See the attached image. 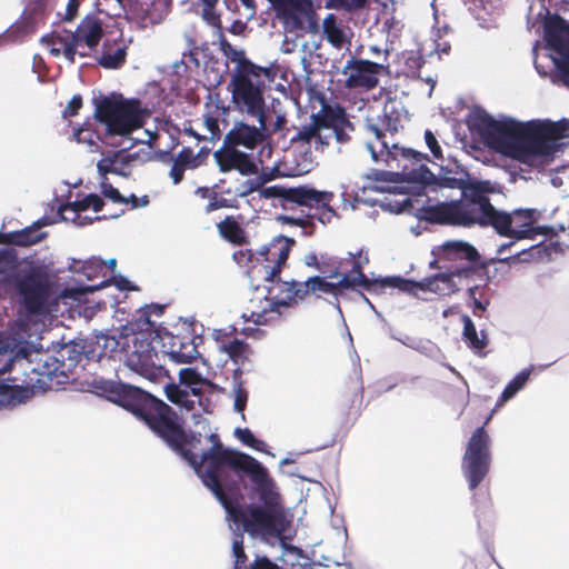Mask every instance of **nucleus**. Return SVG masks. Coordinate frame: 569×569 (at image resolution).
<instances>
[{
	"label": "nucleus",
	"mask_w": 569,
	"mask_h": 569,
	"mask_svg": "<svg viewBox=\"0 0 569 569\" xmlns=\"http://www.w3.org/2000/svg\"><path fill=\"white\" fill-rule=\"evenodd\" d=\"M200 345L187 343V341L180 342V363L192 362L201 355L198 351Z\"/></svg>",
	"instance_id": "nucleus-51"
},
{
	"label": "nucleus",
	"mask_w": 569,
	"mask_h": 569,
	"mask_svg": "<svg viewBox=\"0 0 569 569\" xmlns=\"http://www.w3.org/2000/svg\"><path fill=\"white\" fill-rule=\"evenodd\" d=\"M164 309H166V306H163V305L152 303L150 306H146L141 310L139 320L140 321L142 320L144 322V325H147L148 327H153V323L150 320L151 315L161 316L163 313Z\"/></svg>",
	"instance_id": "nucleus-52"
},
{
	"label": "nucleus",
	"mask_w": 569,
	"mask_h": 569,
	"mask_svg": "<svg viewBox=\"0 0 569 569\" xmlns=\"http://www.w3.org/2000/svg\"><path fill=\"white\" fill-rule=\"evenodd\" d=\"M50 0H31L26 7L24 14L31 24L43 23L49 10Z\"/></svg>",
	"instance_id": "nucleus-38"
},
{
	"label": "nucleus",
	"mask_w": 569,
	"mask_h": 569,
	"mask_svg": "<svg viewBox=\"0 0 569 569\" xmlns=\"http://www.w3.org/2000/svg\"><path fill=\"white\" fill-rule=\"evenodd\" d=\"M87 291H89L87 288H64L60 292L59 298H61V299L70 298V299L77 300V299H79V297H81Z\"/></svg>",
	"instance_id": "nucleus-63"
},
{
	"label": "nucleus",
	"mask_w": 569,
	"mask_h": 569,
	"mask_svg": "<svg viewBox=\"0 0 569 569\" xmlns=\"http://www.w3.org/2000/svg\"><path fill=\"white\" fill-rule=\"evenodd\" d=\"M180 427V456L224 508L228 519L252 537L280 538L287 530L284 508L269 471L256 458L216 442L198 456L186 449Z\"/></svg>",
	"instance_id": "nucleus-1"
},
{
	"label": "nucleus",
	"mask_w": 569,
	"mask_h": 569,
	"mask_svg": "<svg viewBox=\"0 0 569 569\" xmlns=\"http://www.w3.org/2000/svg\"><path fill=\"white\" fill-rule=\"evenodd\" d=\"M229 203H228V200L226 198H222V197H217L214 194V197L212 199H210V201L207 203L206 206V212L209 213V212H212L214 210H218V209H221V208H229Z\"/></svg>",
	"instance_id": "nucleus-62"
},
{
	"label": "nucleus",
	"mask_w": 569,
	"mask_h": 569,
	"mask_svg": "<svg viewBox=\"0 0 569 569\" xmlns=\"http://www.w3.org/2000/svg\"><path fill=\"white\" fill-rule=\"evenodd\" d=\"M271 68L256 63H242L233 68L229 88L232 102L252 117L263 118L266 79L271 80Z\"/></svg>",
	"instance_id": "nucleus-8"
},
{
	"label": "nucleus",
	"mask_w": 569,
	"mask_h": 569,
	"mask_svg": "<svg viewBox=\"0 0 569 569\" xmlns=\"http://www.w3.org/2000/svg\"><path fill=\"white\" fill-rule=\"evenodd\" d=\"M463 322V339L468 343V346L472 349L481 350L486 348L488 343L487 335L481 331V337L478 336L476 326L469 316H462Z\"/></svg>",
	"instance_id": "nucleus-36"
},
{
	"label": "nucleus",
	"mask_w": 569,
	"mask_h": 569,
	"mask_svg": "<svg viewBox=\"0 0 569 569\" xmlns=\"http://www.w3.org/2000/svg\"><path fill=\"white\" fill-rule=\"evenodd\" d=\"M261 140V133L256 127L248 124H239L230 130L224 141L233 147L243 146L248 149H253Z\"/></svg>",
	"instance_id": "nucleus-27"
},
{
	"label": "nucleus",
	"mask_w": 569,
	"mask_h": 569,
	"mask_svg": "<svg viewBox=\"0 0 569 569\" xmlns=\"http://www.w3.org/2000/svg\"><path fill=\"white\" fill-rule=\"evenodd\" d=\"M153 345H157L158 360L168 357L174 363H178V350L174 349L176 336L169 332L166 328L160 327L156 330L154 336L151 337Z\"/></svg>",
	"instance_id": "nucleus-29"
},
{
	"label": "nucleus",
	"mask_w": 569,
	"mask_h": 569,
	"mask_svg": "<svg viewBox=\"0 0 569 569\" xmlns=\"http://www.w3.org/2000/svg\"><path fill=\"white\" fill-rule=\"evenodd\" d=\"M92 386L98 393L140 418L152 432L178 452V415L169 405L140 388L111 380L94 379Z\"/></svg>",
	"instance_id": "nucleus-3"
},
{
	"label": "nucleus",
	"mask_w": 569,
	"mask_h": 569,
	"mask_svg": "<svg viewBox=\"0 0 569 569\" xmlns=\"http://www.w3.org/2000/svg\"><path fill=\"white\" fill-rule=\"evenodd\" d=\"M222 352L228 355V357L234 363H244V361L249 360L252 355L251 347L244 342L243 340L233 338L232 341H227V343L222 345Z\"/></svg>",
	"instance_id": "nucleus-35"
},
{
	"label": "nucleus",
	"mask_w": 569,
	"mask_h": 569,
	"mask_svg": "<svg viewBox=\"0 0 569 569\" xmlns=\"http://www.w3.org/2000/svg\"><path fill=\"white\" fill-rule=\"evenodd\" d=\"M273 8L283 14L291 16L292 11L305 12L306 7L311 6L310 0H268Z\"/></svg>",
	"instance_id": "nucleus-43"
},
{
	"label": "nucleus",
	"mask_w": 569,
	"mask_h": 569,
	"mask_svg": "<svg viewBox=\"0 0 569 569\" xmlns=\"http://www.w3.org/2000/svg\"><path fill=\"white\" fill-rule=\"evenodd\" d=\"M425 140L435 159L442 160V149L431 130L425 131Z\"/></svg>",
	"instance_id": "nucleus-55"
},
{
	"label": "nucleus",
	"mask_w": 569,
	"mask_h": 569,
	"mask_svg": "<svg viewBox=\"0 0 569 569\" xmlns=\"http://www.w3.org/2000/svg\"><path fill=\"white\" fill-rule=\"evenodd\" d=\"M234 436L239 441H241L243 445L257 450L262 451L264 447V442L262 440H259L254 437V435L251 432L248 428H237L234 430Z\"/></svg>",
	"instance_id": "nucleus-48"
},
{
	"label": "nucleus",
	"mask_w": 569,
	"mask_h": 569,
	"mask_svg": "<svg viewBox=\"0 0 569 569\" xmlns=\"http://www.w3.org/2000/svg\"><path fill=\"white\" fill-rule=\"evenodd\" d=\"M247 401H248V391L242 386V381H239V382H237V386L234 388L233 407L237 412H240L242 415L243 420L246 419L243 411L246 409Z\"/></svg>",
	"instance_id": "nucleus-50"
},
{
	"label": "nucleus",
	"mask_w": 569,
	"mask_h": 569,
	"mask_svg": "<svg viewBox=\"0 0 569 569\" xmlns=\"http://www.w3.org/2000/svg\"><path fill=\"white\" fill-rule=\"evenodd\" d=\"M353 131L355 126L341 106L323 102L320 110L311 114L310 124L299 129L291 140L315 143L317 149H325L332 138L340 144L348 143Z\"/></svg>",
	"instance_id": "nucleus-7"
},
{
	"label": "nucleus",
	"mask_w": 569,
	"mask_h": 569,
	"mask_svg": "<svg viewBox=\"0 0 569 569\" xmlns=\"http://www.w3.org/2000/svg\"><path fill=\"white\" fill-rule=\"evenodd\" d=\"M224 53L232 62L236 63L234 68H239L243 62L253 63L250 59L246 57L244 51L238 50L229 43H227V49H224Z\"/></svg>",
	"instance_id": "nucleus-53"
},
{
	"label": "nucleus",
	"mask_w": 569,
	"mask_h": 569,
	"mask_svg": "<svg viewBox=\"0 0 569 569\" xmlns=\"http://www.w3.org/2000/svg\"><path fill=\"white\" fill-rule=\"evenodd\" d=\"M295 244V239L280 234L274 237L268 244L262 246L258 251L261 260L271 268H274L276 273L280 276Z\"/></svg>",
	"instance_id": "nucleus-21"
},
{
	"label": "nucleus",
	"mask_w": 569,
	"mask_h": 569,
	"mask_svg": "<svg viewBox=\"0 0 569 569\" xmlns=\"http://www.w3.org/2000/svg\"><path fill=\"white\" fill-rule=\"evenodd\" d=\"M476 129L491 150L529 166H542L553 160L569 137V122L513 119L497 120L485 113L476 120Z\"/></svg>",
	"instance_id": "nucleus-2"
},
{
	"label": "nucleus",
	"mask_w": 569,
	"mask_h": 569,
	"mask_svg": "<svg viewBox=\"0 0 569 569\" xmlns=\"http://www.w3.org/2000/svg\"><path fill=\"white\" fill-rule=\"evenodd\" d=\"M471 273L472 268L470 266H451L447 267L446 272L427 278L422 282L405 279L400 276L386 277L381 279V292L386 288H395L401 292L416 295L417 290L420 289L439 296H450L458 291L453 277H469Z\"/></svg>",
	"instance_id": "nucleus-14"
},
{
	"label": "nucleus",
	"mask_w": 569,
	"mask_h": 569,
	"mask_svg": "<svg viewBox=\"0 0 569 569\" xmlns=\"http://www.w3.org/2000/svg\"><path fill=\"white\" fill-rule=\"evenodd\" d=\"M478 290V287L469 288L468 296L472 300V307H473V315L477 317H481V313L486 310V306L482 301H480L476 297V291Z\"/></svg>",
	"instance_id": "nucleus-60"
},
{
	"label": "nucleus",
	"mask_w": 569,
	"mask_h": 569,
	"mask_svg": "<svg viewBox=\"0 0 569 569\" xmlns=\"http://www.w3.org/2000/svg\"><path fill=\"white\" fill-rule=\"evenodd\" d=\"M351 269L345 272L337 282H329L325 277L313 276L306 281L291 280L289 282H279L278 292L273 295L272 301L264 296V300L269 307L282 306L289 307L298 300H303L310 293L322 292L338 297L346 289L362 287L371 293L381 292V279L371 280L362 271L359 260L352 256Z\"/></svg>",
	"instance_id": "nucleus-4"
},
{
	"label": "nucleus",
	"mask_w": 569,
	"mask_h": 569,
	"mask_svg": "<svg viewBox=\"0 0 569 569\" xmlns=\"http://www.w3.org/2000/svg\"><path fill=\"white\" fill-rule=\"evenodd\" d=\"M157 348L151 340V333L143 330L131 337H120V339L107 337L104 342L106 350L111 353L124 352L127 366L151 381L160 377H168V370L153 362V358L158 359Z\"/></svg>",
	"instance_id": "nucleus-9"
},
{
	"label": "nucleus",
	"mask_w": 569,
	"mask_h": 569,
	"mask_svg": "<svg viewBox=\"0 0 569 569\" xmlns=\"http://www.w3.org/2000/svg\"><path fill=\"white\" fill-rule=\"evenodd\" d=\"M471 182L467 181L462 178H456V177H440L430 184V186H437L439 188H448V189H459L461 190V196L465 193V191L469 188Z\"/></svg>",
	"instance_id": "nucleus-45"
},
{
	"label": "nucleus",
	"mask_w": 569,
	"mask_h": 569,
	"mask_svg": "<svg viewBox=\"0 0 569 569\" xmlns=\"http://www.w3.org/2000/svg\"><path fill=\"white\" fill-rule=\"evenodd\" d=\"M197 167V158H192V150L190 148H182L180 150V180L182 179V167Z\"/></svg>",
	"instance_id": "nucleus-58"
},
{
	"label": "nucleus",
	"mask_w": 569,
	"mask_h": 569,
	"mask_svg": "<svg viewBox=\"0 0 569 569\" xmlns=\"http://www.w3.org/2000/svg\"><path fill=\"white\" fill-rule=\"evenodd\" d=\"M270 312H273V309H272V308H270V310H268L267 308H263V309H262V310H260V311H257V310H253V309H252V310H250V315H249L248 317L244 315V317H246V319H247L248 321H252V322H254L256 325H264V323H267V322L269 321V319H270V318H269V313H270Z\"/></svg>",
	"instance_id": "nucleus-57"
},
{
	"label": "nucleus",
	"mask_w": 569,
	"mask_h": 569,
	"mask_svg": "<svg viewBox=\"0 0 569 569\" xmlns=\"http://www.w3.org/2000/svg\"><path fill=\"white\" fill-rule=\"evenodd\" d=\"M479 259L478 250L465 241H447L441 247V261L458 262L457 266H470L472 273Z\"/></svg>",
	"instance_id": "nucleus-23"
},
{
	"label": "nucleus",
	"mask_w": 569,
	"mask_h": 569,
	"mask_svg": "<svg viewBox=\"0 0 569 569\" xmlns=\"http://www.w3.org/2000/svg\"><path fill=\"white\" fill-rule=\"evenodd\" d=\"M41 42L49 49L53 57H59L63 53L70 63L74 62L76 54L80 57H87L89 54L88 52L77 49L72 32L66 31L64 36L53 32L42 37Z\"/></svg>",
	"instance_id": "nucleus-26"
},
{
	"label": "nucleus",
	"mask_w": 569,
	"mask_h": 569,
	"mask_svg": "<svg viewBox=\"0 0 569 569\" xmlns=\"http://www.w3.org/2000/svg\"><path fill=\"white\" fill-rule=\"evenodd\" d=\"M537 211L533 209H517L505 212L497 209L493 229L501 237L512 239H533L536 234H558L565 232L563 224L535 227Z\"/></svg>",
	"instance_id": "nucleus-13"
},
{
	"label": "nucleus",
	"mask_w": 569,
	"mask_h": 569,
	"mask_svg": "<svg viewBox=\"0 0 569 569\" xmlns=\"http://www.w3.org/2000/svg\"><path fill=\"white\" fill-rule=\"evenodd\" d=\"M39 228L40 224L34 223L33 226L24 228L22 230L12 231L7 233L6 236H0V238H3L2 240L8 241L10 244L19 247L32 246L43 240L47 236V233L40 232Z\"/></svg>",
	"instance_id": "nucleus-30"
},
{
	"label": "nucleus",
	"mask_w": 569,
	"mask_h": 569,
	"mask_svg": "<svg viewBox=\"0 0 569 569\" xmlns=\"http://www.w3.org/2000/svg\"><path fill=\"white\" fill-rule=\"evenodd\" d=\"M209 381L196 369L184 368L180 370V408L192 410L198 403L203 407V392Z\"/></svg>",
	"instance_id": "nucleus-19"
},
{
	"label": "nucleus",
	"mask_w": 569,
	"mask_h": 569,
	"mask_svg": "<svg viewBox=\"0 0 569 569\" xmlns=\"http://www.w3.org/2000/svg\"><path fill=\"white\" fill-rule=\"evenodd\" d=\"M543 38L547 48L556 53L558 69L566 73L569 70V31L568 21L561 16L549 14L543 22Z\"/></svg>",
	"instance_id": "nucleus-18"
},
{
	"label": "nucleus",
	"mask_w": 569,
	"mask_h": 569,
	"mask_svg": "<svg viewBox=\"0 0 569 569\" xmlns=\"http://www.w3.org/2000/svg\"><path fill=\"white\" fill-rule=\"evenodd\" d=\"M530 376L529 370L519 372L502 390L500 398L497 401V406L503 405L506 401L511 399L527 382Z\"/></svg>",
	"instance_id": "nucleus-41"
},
{
	"label": "nucleus",
	"mask_w": 569,
	"mask_h": 569,
	"mask_svg": "<svg viewBox=\"0 0 569 569\" xmlns=\"http://www.w3.org/2000/svg\"><path fill=\"white\" fill-rule=\"evenodd\" d=\"M460 206V216L462 227H491L493 228L497 209L486 194L481 183H470L469 188L465 191L458 200Z\"/></svg>",
	"instance_id": "nucleus-15"
},
{
	"label": "nucleus",
	"mask_w": 569,
	"mask_h": 569,
	"mask_svg": "<svg viewBox=\"0 0 569 569\" xmlns=\"http://www.w3.org/2000/svg\"><path fill=\"white\" fill-rule=\"evenodd\" d=\"M81 0H69L63 20L72 21L77 14Z\"/></svg>",
	"instance_id": "nucleus-64"
},
{
	"label": "nucleus",
	"mask_w": 569,
	"mask_h": 569,
	"mask_svg": "<svg viewBox=\"0 0 569 569\" xmlns=\"http://www.w3.org/2000/svg\"><path fill=\"white\" fill-rule=\"evenodd\" d=\"M322 29L327 41L332 47L341 49L348 42L347 37L333 13H329L323 19Z\"/></svg>",
	"instance_id": "nucleus-32"
},
{
	"label": "nucleus",
	"mask_w": 569,
	"mask_h": 569,
	"mask_svg": "<svg viewBox=\"0 0 569 569\" xmlns=\"http://www.w3.org/2000/svg\"><path fill=\"white\" fill-rule=\"evenodd\" d=\"M249 569H281L280 566L272 562L267 557H258L249 567Z\"/></svg>",
	"instance_id": "nucleus-61"
},
{
	"label": "nucleus",
	"mask_w": 569,
	"mask_h": 569,
	"mask_svg": "<svg viewBox=\"0 0 569 569\" xmlns=\"http://www.w3.org/2000/svg\"><path fill=\"white\" fill-rule=\"evenodd\" d=\"M403 69L402 73L409 78H418L420 69L425 64L422 54L418 51H407L402 53Z\"/></svg>",
	"instance_id": "nucleus-39"
},
{
	"label": "nucleus",
	"mask_w": 569,
	"mask_h": 569,
	"mask_svg": "<svg viewBox=\"0 0 569 569\" xmlns=\"http://www.w3.org/2000/svg\"><path fill=\"white\" fill-rule=\"evenodd\" d=\"M202 325L180 317V342L187 341L191 345H202Z\"/></svg>",
	"instance_id": "nucleus-37"
},
{
	"label": "nucleus",
	"mask_w": 569,
	"mask_h": 569,
	"mask_svg": "<svg viewBox=\"0 0 569 569\" xmlns=\"http://www.w3.org/2000/svg\"><path fill=\"white\" fill-rule=\"evenodd\" d=\"M490 418L489 416L485 423L472 432L466 446L461 468L470 490H475L490 471L491 438L485 428Z\"/></svg>",
	"instance_id": "nucleus-12"
},
{
	"label": "nucleus",
	"mask_w": 569,
	"mask_h": 569,
	"mask_svg": "<svg viewBox=\"0 0 569 569\" xmlns=\"http://www.w3.org/2000/svg\"><path fill=\"white\" fill-rule=\"evenodd\" d=\"M342 264L343 260L338 259L336 257L328 256L326 253H321L320 267L319 271L325 278L333 279L338 277H342Z\"/></svg>",
	"instance_id": "nucleus-40"
},
{
	"label": "nucleus",
	"mask_w": 569,
	"mask_h": 569,
	"mask_svg": "<svg viewBox=\"0 0 569 569\" xmlns=\"http://www.w3.org/2000/svg\"><path fill=\"white\" fill-rule=\"evenodd\" d=\"M148 112L139 99L121 94L103 97L96 103L94 118L106 126L109 136H128L141 128Z\"/></svg>",
	"instance_id": "nucleus-10"
},
{
	"label": "nucleus",
	"mask_w": 569,
	"mask_h": 569,
	"mask_svg": "<svg viewBox=\"0 0 569 569\" xmlns=\"http://www.w3.org/2000/svg\"><path fill=\"white\" fill-rule=\"evenodd\" d=\"M187 50L182 52L180 66H183L184 77L197 79L209 59L210 50L207 43L198 44L196 40L187 38Z\"/></svg>",
	"instance_id": "nucleus-22"
},
{
	"label": "nucleus",
	"mask_w": 569,
	"mask_h": 569,
	"mask_svg": "<svg viewBox=\"0 0 569 569\" xmlns=\"http://www.w3.org/2000/svg\"><path fill=\"white\" fill-rule=\"evenodd\" d=\"M342 74L346 77V88L369 91L379 84L380 76L389 74V66L351 57L347 61Z\"/></svg>",
	"instance_id": "nucleus-17"
},
{
	"label": "nucleus",
	"mask_w": 569,
	"mask_h": 569,
	"mask_svg": "<svg viewBox=\"0 0 569 569\" xmlns=\"http://www.w3.org/2000/svg\"><path fill=\"white\" fill-rule=\"evenodd\" d=\"M82 107V97L80 94H76L71 98L68 106L63 110V117H73L78 114L79 110Z\"/></svg>",
	"instance_id": "nucleus-59"
},
{
	"label": "nucleus",
	"mask_w": 569,
	"mask_h": 569,
	"mask_svg": "<svg viewBox=\"0 0 569 569\" xmlns=\"http://www.w3.org/2000/svg\"><path fill=\"white\" fill-rule=\"evenodd\" d=\"M72 34L77 49L86 46L89 50H93L104 34L102 21L94 14H87Z\"/></svg>",
	"instance_id": "nucleus-24"
},
{
	"label": "nucleus",
	"mask_w": 569,
	"mask_h": 569,
	"mask_svg": "<svg viewBox=\"0 0 569 569\" xmlns=\"http://www.w3.org/2000/svg\"><path fill=\"white\" fill-rule=\"evenodd\" d=\"M29 398V389L0 382V409L17 406Z\"/></svg>",
	"instance_id": "nucleus-33"
},
{
	"label": "nucleus",
	"mask_w": 569,
	"mask_h": 569,
	"mask_svg": "<svg viewBox=\"0 0 569 569\" xmlns=\"http://www.w3.org/2000/svg\"><path fill=\"white\" fill-rule=\"evenodd\" d=\"M127 48L124 46L117 47L116 50L111 51L108 48V43H103L101 54L97 58V62L104 69H119L126 62Z\"/></svg>",
	"instance_id": "nucleus-34"
},
{
	"label": "nucleus",
	"mask_w": 569,
	"mask_h": 569,
	"mask_svg": "<svg viewBox=\"0 0 569 569\" xmlns=\"http://www.w3.org/2000/svg\"><path fill=\"white\" fill-rule=\"evenodd\" d=\"M120 153V151H116L98 161L97 168L101 176L106 177L108 173L122 174L121 169L117 166Z\"/></svg>",
	"instance_id": "nucleus-44"
},
{
	"label": "nucleus",
	"mask_w": 569,
	"mask_h": 569,
	"mask_svg": "<svg viewBox=\"0 0 569 569\" xmlns=\"http://www.w3.org/2000/svg\"><path fill=\"white\" fill-rule=\"evenodd\" d=\"M368 178L377 182H400L399 173H397V171L393 169H391L390 171H375L370 176H368Z\"/></svg>",
	"instance_id": "nucleus-56"
},
{
	"label": "nucleus",
	"mask_w": 569,
	"mask_h": 569,
	"mask_svg": "<svg viewBox=\"0 0 569 569\" xmlns=\"http://www.w3.org/2000/svg\"><path fill=\"white\" fill-rule=\"evenodd\" d=\"M217 229L221 238L232 244L243 246L249 243L246 230L233 216H227L217 223Z\"/></svg>",
	"instance_id": "nucleus-28"
},
{
	"label": "nucleus",
	"mask_w": 569,
	"mask_h": 569,
	"mask_svg": "<svg viewBox=\"0 0 569 569\" xmlns=\"http://www.w3.org/2000/svg\"><path fill=\"white\" fill-rule=\"evenodd\" d=\"M90 207H89L88 196H86L84 198H82L80 200H76L72 202H67V203L61 204L59 207V213L61 214V218L63 220H68L69 218H67L63 214L67 211H72L74 213V217L72 218V220L76 221V219L80 218L79 213L82 211H86Z\"/></svg>",
	"instance_id": "nucleus-47"
},
{
	"label": "nucleus",
	"mask_w": 569,
	"mask_h": 569,
	"mask_svg": "<svg viewBox=\"0 0 569 569\" xmlns=\"http://www.w3.org/2000/svg\"><path fill=\"white\" fill-rule=\"evenodd\" d=\"M425 218L431 223L462 227L458 200L439 202L423 208Z\"/></svg>",
	"instance_id": "nucleus-25"
},
{
	"label": "nucleus",
	"mask_w": 569,
	"mask_h": 569,
	"mask_svg": "<svg viewBox=\"0 0 569 569\" xmlns=\"http://www.w3.org/2000/svg\"><path fill=\"white\" fill-rule=\"evenodd\" d=\"M81 272L87 279L92 280L99 277H107V262L101 258L92 257L82 262Z\"/></svg>",
	"instance_id": "nucleus-42"
},
{
	"label": "nucleus",
	"mask_w": 569,
	"mask_h": 569,
	"mask_svg": "<svg viewBox=\"0 0 569 569\" xmlns=\"http://www.w3.org/2000/svg\"><path fill=\"white\" fill-rule=\"evenodd\" d=\"M214 160L222 172L237 170L242 176H251L258 172V166L252 158L226 143L213 153Z\"/></svg>",
	"instance_id": "nucleus-20"
},
{
	"label": "nucleus",
	"mask_w": 569,
	"mask_h": 569,
	"mask_svg": "<svg viewBox=\"0 0 569 569\" xmlns=\"http://www.w3.org/2000/svg\"><path fill=\"white\" fill-rule=\"evenodd\" d=\"M232 258L244 270L252 289L258 290L262 283L271 282L273 287L268 289V293H272L273 290H276V293L278 292L279 282L283 281L276 273L274 268L261 260L258 250L240 249L233 252Z\"/></svg>",
	"instance_id": "nucleus-16"
},
{
	"label": "nucleus",
	"mask_w": 569,
	"mask_h": 569,
	"mask_svg": "<svg viewBox=\"0 0 569 569\" xmlns=\"http://www.w3.org/2000/svg\"><path fill=\"white\" fill-rule=\"evenodd\" d=\"M101 191L106 198L112 200L113 202H117V203H127L128 202L127 198L123 197L117 188H114L111 183H109L107 181H103L101 183Z\"/></svg>",
	"instance_id": "nucleus-54"
},
{
	"label": "nucleus",
	"mask_w": 569,
	"mask_h": 569,
	"mask_svg": "<svg viewBox=\"0 0 569 569\" xmlns=\"http://www.w3.org/2000/svg\"><path fill=\"white\" fill-rule=\"evenodd\" d=\"M264 198L277 199L279 207L283 210H293L297 207H305L309 210L306 216H279L278 220L295 227L307 228L312 226L311 220L317 219L322 224L330 223L338 217L336 209L331 206L335 193L331 191H319L309 186L284 187L270 186L262 189Z\"/></svg>",
	"instance_id": "nucleus-5"
},
{
	"label": "nucleus",
	"mask_w": 569,
	"mask_h": 569,
	"mask_svg": "<svg viewBox=\"0 0 569 569\" xmlns=\"http://www.w3.org/2000/svg\"><path fill=\"white\" fill-rule=\"evenodd\" d=\"M232 551L234 556L233 569H247V555L243 547V535L237 533L232 541Z\"/></svg>",
	"instance_id": "nucleus-46"
},
{
	"label": "nucleus",
	"mask_w": 569,
	"mask_h": 569,
	"mask_svg": "<svg viewBox=\"0 0 569 569\" xmlns=\"http://www.w3.org/2000/svg\"><path fill=\"white\" fill-rule=\"evenodd\" d=\"M19 267L18 253L13 248H0V287L12 281V273Z\"/></svg>",
	"instance_id": "nucleus-31"
},
{
	"label": "nucleus",
	"mask_w": 569,
	"mask_h": 569,
	"mask_svg": "<svg viewBox=\"0 0 569 569\" xmlns=\"http://www.w3.org/2000/svg\"><path fill=\"white\" fill-rule=\"evenodd\" d=\"M16 288L29 315L43 316L50 311L53 281L42 266H32L16 278Z\"/></svg>",
	"instance_id": "nucleus-11"
},
{
	"label": "nucleus",
	"mask_w": 569,
	"mask_h": 569,
	"mask_svg": "<svg viewBox=\"0 0 569 569\" xmlns=\"http://www.w3.org/2000/svg\"><path fill=\"white\" fill-rule=\"evenodd\" d=\"M367 0H327L326 8L343 9L348 12H353L363 9Z\"/></svg>",
	"instance_id": "nucleus-49"
},
{
	"label": "nucleus",
	"mask_w": 569,
	"mask_h": 569,
	"mask_svg": "<svg viewBox=\"0 0 569 569\" xmlns=\"http://www.w3.org/2000/svg\"><path fill=\"white\" fill-rule=\"evenodd\" d=\"M368 131L375 136V141L367 144L372 159L385 162L387 167L396 170L400 182L429 187L436 180V176L427 167V154L400 148L395 143L390 146L386 141V134L375 124H369Z\"/></svg>",
	"instance_id": "nucleus-6"
}]
</instances>
